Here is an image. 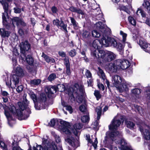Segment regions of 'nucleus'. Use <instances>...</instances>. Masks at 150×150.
Returning a JSON list of instances; mask_svg holds the SVG:
<instances>
[{
  "label": "nucleus",
  "mask_w": 150,
  "mask_h": 150,
  "mask_svg": "<svg viewBox=\"0 0 150 150\" xmlns=\"http://www.w3.org/2000/svg\"><path fill=\"white\" fill-rule=\"evenodd\" d=\"M108 37L107 39H106L103 37L100 40L96 39L93 41L92 43L93 48L91 49V55L94 59H97V58L92 55V52H95L96 56H97L98 53H99V51L100 50H98L100 48V45H102L106 47L105 44L108 43Z\"/></svg>",
  "instance_id": "39448f33"
},
{
  "label": "nucleus",
  "mask_w": 150,
  "mask_h": 150,
  "mask_svg": "<svg viewBox=\"0 0 150 150\" xmlns=\"http://www.w3.org/2000/svg\"><path fill=\"white\" fill-rule=\"evenodd\" d=\"M107 68L111 72H115L118 69V67L116 65L115 61L114 63H110L107 66Z\"/></svg>",
  "instance_id": "aec40b11"
},
{
  "label": "nucleus",
  "mask_w": 150,
  "mask_h": 150,
  "mask_svg": "<svg viewBox=\"0 0 150 150\" xmlns=\"http://www.w3.org/2000/svg\"><path fill=\"white\" fill-rule=\"evenodd\" d=\"M139 45L146 52H148L149 50V47L148 44L146 42L141 40L139 41Z\"/></svg>",
  "instance_id": "412c9836"
},
{
  "label": "nucleus",
  "mask_w": 150,
  "mask_h": 150,
  "mask_svg": "<svg viewBox=\"0 0 150 150\" xmlns=\"http://www.w3.org/2000/svg\"><path fill=\"white\" fill-rule=\"evenodd\" d=\"M97 13H96L95 16H97V19L98 20H100L101 19L100 18V17L102 18V14L101 13L100 10L98 9L97 11Z\"/></svg>",
  "instance_id": "de8ad7c7"
},
{
  "label": "nucleus",
  "mask_w": 150,
  "mask_h": 150,
  "mask_svg": "<svg viewBox=\"0 0 150 150\" xmlns=\"http://www.w3.org/2000/svg\"><path fill=\"white\" fill-rule=\"evenodd\" d=\"M95 52H92V54L94 57H96L98 62L102 63V62H105L111 61L114 60L116 57V55L113 52H108L106 54L105 52L103 50L99 51V53H98L97 56H96Z\"/></svg>",
  "instance_id": "7ed1b4c3"
},
{
  "label": "nucleus",
  "mask_w": 150,
  "mask_h": 150,
  "mask_svg": "<svg viewBox=\"0 0 150 150\" xmlns=\"http://www.w3.org/2000/svg\"><path fill=\"white\" fill-rule=\"evenodd\" d=\"M125 124L127 127L130 129H133L135 126V124L130 121H126Z\"/></svg>",
  "instance_id": "2f4dec72"
},
{
  "label": "nucleus",
  "mask_w": 150,
  "mask_h": 150,
  "mask_svg": "<svg viewBox=\"0 0 150 150\" xmlns=\"http://www.w3.org/2000/svg\"><path fill=\"white\" fill-rule=\"evenodd\" d=\"M142 5L145 8L147 9L150 7V4L149 2L147 0V1H144V2L142 4Z\"/></svg>",
  "instance_id": "6e6d98bb"
},
{
  "label": "nucleus",
  "mask_w": 150,
  "mask_h": 150,
  "mask_svg": "<svg viewBox=\"0 0 150 150\" xmlns=\"http://www.w3.org/2000/svg\"><path fill=\"white\" fill-rule=\"evenodd\" d=\"M28 93L34 103L35 108L38 109H40V107L38 108L37 107V104H38L37 102L39 101L38 98H37V96L33 92L30 90H29L28 91Z\"/></svg>",
  "instance_id": "dca6fc26"
},
{
  "label": "nucleus",
  "mask_w": 150,
  "mask_h": 150,
  "mask_svg": "<svg viewBox=\"0 0 150 150\" xmlns=\"http://www.w3.org/2000/svg\"><path fill=\"white\" fill-rule=\"evenodd\" d=\"M137 14L138 15H141L142 17H145L146 15L145 13L141 9H138L137 11Z\"/></svg>",
  "instance_id": "49530a36"
},
{
  "label": "nucleus",
  "mask_w": 150,
  "mask_h": 150,
  "mask_svg": "<svg viewBox=\"0 0 150 150\" xmlns=\"http://www.w3.org/2000/svg\"><path fill=\"white\" fill-rule=\"evenodd\" d=\"M45 92L47 93H48L49 94H52L54 93H55L57 91L56 86H52L50 88L47 87V88L45 90Z\"/></svg>",
  "instance_id": "bb28decb"
},
{
  "label": "nucleus",
  "mask_w": 150,
  "mask_h": 150,
  "mask_svg": "<svg viewBox=\"0 0 150 150\" xmlns=\"http://www.w3.org/2000/svg\"><path fill=\"white\" fill-rule=\"evenodd\" d=\"M9 110L10 112L13 114H15L16 112H17L15 106L13 105H11L10 106V107H9Z\"/></svg>",
  "instance_id": "e433bc0d"
},
{
  "label": "nucleus",
  "mask_w": 150,
  "mask_h": 150,
  "mask_svg": "<svg viewBox=\"0 0 150 150\" xmlns=\"http://www.w3.org/2000/svg\"><path fill=\"white\" fill-rule=\"evenodd\" d=\"M12 61L13 68L14 69H15L16 68V67H17V64L16 57H13L12 58Z\"/></svg>",
  "instance_id": "3c124183"
},
{
  "label": "nucleus",
  "mask_w": 150,
  "mask_h": 150,
  "mask_svg": "<svg viewBox=\"0 0 150 150\" xmlns=\"http://www.w3.org/2000/svg\"><path fill=\"white\" fill-rule=\"evenodd\" d=\"M145 94L147 96V97L150 99V87L147 88L145 93Z\"/></svg>",
  "instance_id": "774afa93"
},
{
  "label": "nucleus",
  "mask_w": 150,
  "mask_h": 150,
  "mask_svg": "<svg viewBox=\"0 0 150 150\" xmlns=\"http://www.w3.org/2000/svg\"><path fill=\"white\" fill-rule=\"evenodd\" d=\"M57 122V120L53 119L51 120L49 123V125L51 127H53L55 125Z\"/></svg>",
  "instance_id": "4d7b16f0"
},
{
  "label": "nucleus",
  "mask_w": 150,
  "mask_h": 150,
  "mask_svg": "<svg viewBox=\"0 0 150 150\" xmlns=\"http://www.w3.org/2000/svg\"><path fill=\"white\" fill-rule=\"evenodd\" d=\"M98 71L97 73L98 75L100 78H102L103 80H105L106 77L103 71L99 67H98Z\"/></svg>",
  "instance_id": "c756f323"
},
{
  "label": "nucleus",
  "mask_w": 150,
  "mask_h": 150,
  "mask_svg": "<svg viewBox=\"0 0 150 150\" xmlns=\"http://www.w3.org/2000/svg\"><path fill=\"white\" fill-rule=\"evenodd\" d=\"M120 33L122 37V41L124 42H125L126 40V38L127 35V34L124 33L122 31H120Z\"/></svg>",
  "instance_id": "603ef678"
},
{
  "label": "nucleus",
  "mask_w": 150,
  "mask_h": 150,
  "mask_svg": "<svg viewBox=\"0 0 150 150\" xmlns=\"http://www.w3.org/2000/svg\"><path fill=\"white\" fill-rule=\"evenodd\" d=\"M0 147L3 150H8L7 145L4 142L1 141H0Z\"/></svg>",
  "instance_id": "37998d69"
},
{
  "label": "nucleus",
  "mask_w": 150,
  "mask_h": 150,
  "mask_svg": "<svg viewBox=\"0 0 150 150\" xmlns=\"http://www.w3.org/2000/svg\"><path fill=\"white\" fill-rule=\"evenodd\" d=\"M108 43H106V47L112 46L116 48L119 52L120 54L122 55L123 53L124 47L121 43L117 42L113 38L108 37Z\"/></svg>",
  "instance_id": "0eeeda50"
},
{
  "label": "nucleus",
  "mask_w": 150,
  "mask_h": 150,
  "mask_svg": "<svg viewBox=\"0 0 150 150\" xmlns=\"http://www.w3.org/2000/svg\"><path fill=\"white\" fill-rule=\"evenodd\" d=\"M41 82V80L40 79H34L31 80L30 83L31 84L33 85H37L40 84Z\"/></svg>",
  "instance_id": "58836bf2"
},
{
  "label": "nucleus",
  "mask_w": 150,
  "mask_h": 150,
  "mask_svg": "<svg viewBox=\"0 0 150 150\" xmlns=\"http://www.w3.org/2000/svg\"><path fill=\"white\" fill-rule=\"evenodd\" d=\"M70 90H72L76 94V98L77 102L81 103L83 100L82 96L84 91L83 86H79L78 84L75 83Z\"/></svg>",
  "instance_id": "423d86ee"
},
{
  "label": "nucleus",
  "mask_w": 150,
  "mask_h": 150,
  "mask_svg": "<svg viewBox=\"0 0 150 150\" xmlns=\"http://www.w3.org/2000/svg\"><path fill=\"white\" fill-rule=\"evenodd\" d=\"M27 54H26V56L25 57L24 60L22 59L21 57H20V59H21L23 61H26L27 62L29 65H31L33 64L34 61L33 59L32 56L30 55H28L27 57L26 56Z\"/></svg>",
  "instance_id": "4be33fe9"
},
{
  "label": "nucleus",
  "mask_w": 150,
  "mask_h": 150,
  "mask_svg": "<svg viewBox=\"0 0 150 150\" xmlns=\"http://www.w3.org/2000/svg\"><path fill=\"white\" fill-rule=\"evenodd\" d=\"M86 139L87 140L88 143L91 144L95 149H96L98 144V141L97 138H96L94 142H93L90 138V136L89 135H86Z\"/></svg>",
  "instance_id": "b1692460"
},
{
  "label": "nucleus",
  "mask_w": 150,
  "mask_h": 150,
  "mask_svg": "<svg viewBox=\"0 0 150 150\" xmlns=\"http://www.w3.org/2000/svg\"><path fill=\"white\" fill-rule=\"evenodd\" d=\"M57 91L58 90L59 91L62 92L64 90V86L63 84H58L56 86Z\"/></svg>",
  "instance_id": "79ce46f5"
},
{
  "label": "nucleus",
  "mask_w": 150,
  "mask_h": 150,
  "mask_svg": "<svg viewBox=\"0 0 150 150\" xmlns=\"http://www.w3.org/2000/svg\"><path fill=\"white\" fill-rule=\"evenodd\" d=\"M52 13L54 14L57 13L58 12V9L57 7L55 6H52L51 8Z\"/></svg>",
  "instance_id": "052dcab7"
},
{
  "label": "nucleus",
  "mask_w": 150,
  "mask_h": 150,
  "mask_svg": "<svg viewBox=\"0 0 150 150\" xmlns=\"http://www.w3.org/2000/svg\"><path fill=\"white\" fill-rule=\"evenodd\" d=\"M1 3L4 10V13H2V16L3 25L5 26L8 29L9 25L7 22L8 19L7 14V11L8 7V4L7 3L4 1H2Z\"/></svg>",
  "instance_id": "1a4fd4ad"
},
{
  "label": "nucleus",
  "mask_w": 150,
  "mask_h": 150,
  "mask_svg": "<svg viewBox=\"0 0 150 150\" xmlns=\"http://www.w3.org/2000/svg\"><path fill=\"white\" fill-rule=\"evenodd\" d=\"M5 114L8 119V121L13 120L11 114L10 113L9 111H6L5 110Z\"/></svg>",
  "instance_id": "4c0bfd02"
},
{
  "label": "nucleus",
  "mask_w": 150,
  "mask_h": 150,
  "mask_svg": "<svg viewBox=\"0 0 150 150\" xmlns=\"http://www.w3.org/2000/svg\"><path fill=\"white\" fill-rule=\"evenodd\" d=\"M30 45L28 42L25 40L22 42L20 44L21 57V58L24 59L26 56V51H27L30 48Z\"/></svg>",
  "instance_id": "9d476101"
},
{
  "label": "nucleus",
  "mask_w": 150,
  "mask_h": 150,
  "mask_svg": "<svg viewBox=\"0 0 150 150\" xmlns=\"http://www.w3.org/2000/svg\"><path fill=\"white\" fill-rule=\"evenodd\" d=\"M70 18L71 23L74 27V28L76 29L78 28V23L76 22V21L73 17H70Z\"/></svg>",
  "instance_id": "473e14b6"
},
{
  "label": "nucleus",
  "mask_w": 150,
  "mask_h": 150,
  "mask_svg": "<svg viewBox=\"0 0 150 150\" xmlns=\"http://www.w3.org/2000/svg\"><path fill=\"white\" fill-rule=\"evenodd\" d=\"M18 33L21 36H23L27 33V31H24L22 29H19Z\"/></svg>",
  "instance_id": "680f3d73"
},
{
  "label": "nucleus",
  "mask_w": 150,
  "mask_h": 150,
  "mask_svg": "<svg viewBox=\"0 0 150 150\" xmlns=\"http://www.w3.org/2000/svg\"><path fill=\"white\" fill-rule=\"evenodd\" d=\"M12 145V150H23L18 146L17 142L15 141L13 142Z\"/></svg>",
  "instance_id": "72a5a7b5"
},
{
  "label": "nucleus",
  "mask_w": 150,
  "mask_h": 150,
  "mask_svg": "<svg viewBox=\"0 0 150 150\" xmlns=\"http://www.w3.org/2000/svg\"><path fill=\"white\" fill-rule=\"evenodd\" d=\"M66 109L69 111L70 113H71L73 112V109L72 107L70 105L65 106Z\"/></svg>",
  "instance_id": "338daca9"
},
{
  "label": "nucleus",
  "mask_w": 150,
  "mask_h": 150,
  "mask_svg": "<svg viewBox=\"0 0 150 150\" xmlns=\"http://www.w3.org/2000/svg\"><path fill=\"white\" fill-rule=\"evenodd\" d=\"M56 77V76L55 74L52 73L50 74L47 78V79L50 81L54 80Z\"/></svg>",
  "instance_id": "a18cd8bd"
},
{
  "label": "nucleus",
  "mask_w": 150,
  "mask_h": 150,
  "mask_svg": "<svg viewBox=\"0 0 150 150\" xmlns=\"http://www.w3.org/2000/svg\"><path fill=\"white\" fill-rule=\"evenodd\" d=\"M131 92L132 93L137 96L141 93V90L138 88H135L132 90Z\"/></svg>",
  "instance_id": "ea45409f"
},
{
  "label": "nucleus",
  "mask_w": 150,
  "mask_h": 150,
  "mask_svg": "<svg viewBox=\"0 0 150 150\" xmlns=\"http://www.w3.org/2000/svg\"><path fill=\"white\" fill-rule=\"evenodd\" d=\"M19 79L18 77L16 74L11 75L9 78L6 81V85L8 87H11L12 89H14L18 84Z\"/></svg>",
  "instance_id": "6e6552de"
},
{
  "label": "nucleus",
  "mask_w": 150,
  "mask_h": 150,
  "mask_svg": "<svg viewBox=\"0 0 150 150\" xmlns=\"http://www.w3.org/2000/svg\"><path fill=\"white\" fill-rule=\"evenodd\" d=\"M69 10L71 12H75L77 14L83 15L84 14L83 11L80 8L73 6L69 7Z\"/></svg>",
  "instance_id": "5701e85b"
},
{
  "label": "nucleus",
  "mask_w": 150,
  "mask_h": 150,
  "mask_svg": "<svg viewBox=\"0 0 150 150\" xmlns=\"http://www.w3.org/2000/svg\"><path fill=\"white\" fill-rule=\"evenodd\" d=\"M82 127V125L80 123H77L74 126V128L75 131H74V133L76 136H78L80 134V132L78 130H80Z\"/></svg>",
  "instance_id": "6ab92c4d"
},
{
  "label": "nucleus",
  "mask_w": 150,
  "mask_h": 150,
  "mask_svg": "<svg viewBox=\"0 0 150 150\" xmlns=\"http://www.w3.org/2000/svg\"><path fill=\"white\" fill-rule=\"evenodd\" d=\"M15 73L18 76H22L24 75L22 69L20 67H17L15 69Z\"/></svg>",
  "instance_id": "cd10ccee"
},
{
  "label": "nucleus",
  "mask_w": 150,
  "mask_h": 150,
  "mask_svg": "<svg viewBox=\"0 0 150 150\" xmlns=\"http://www.w3.org/2000/svg\"><path fill=\"white\" fill-rule=\"evenodd\" d=\"M93 125V128L97 130H98L99 127L98 122L97 121H96L94 123Z\"/></svg>",
  "instance_id": "bf43d9fd"
},
{
  "label": "nucleus",
  "mask_w": 150,
  "mask_h": 150,
  "mask_svg": "<svg viewBox=\"0 0 150 150\" xmlns=\"http://www.w3.org/2000/svg\"><path fill=\"white\" fill-rule=\"evenodd\" d=\"M53 23L54 25H56L58 27H62L64 30L67 32V25L64 24L63 21H61L60 22V21L59 19H56L53 20Z\"/></svg>",
  "instance_id": "f3484780"
},
{
  "label": "nucleus",
  "mask_w": 150,
  "mask_h": 150,
  "mask_svg": "<svg viewBox=\"0 0 150 150\" xmlns=\"http://www.w3.org/2000/svg\"><path fill=\"white\" fill-rule=\"evenodd\" d=\"M79 109L80 111L82 112H86V108L85 105H82L80 106Z\"/></svg>",
  "instance_id": "13d9d810"
},
{
  "label": "nucleus",
  "mask_w": 150,
  "mask_h": 150,
  "mask_svg": "<svg viewBox=\"0 0 150 150\" xmlns=\"http://www.w3.org/2000/svg\"><path fill=\"white\" fill-rule=\"evenodd\" d=\"M61 125L59 126V128L62 132L66 134H70L71 132L68 129L70 127L69 123L64 120H61L60 121Z\"/></svg>",
  "instance_id": "ddd939ff"
},
{
  "label": "nucleus",
  "mask_w": 150,
  "mask_h": 150,
  "mask_svg": "<svg viewBox=\"0 0 150 150\" xmlns=\"http://www.w3.org/2000/svg\"><path fill=\"white\" fill-rule=\"evenodd\" d=\"M139 130L143 134V137L146 140H149L150 139V133L148 129L150 130V127L146 125L144 126V127L142 126L139 127Z\"/></svg>",
  "instance_id": "4468645a"
},
{
  "label": "nucleus",
  "mask_w": 150,
  "mask_h": 150,
  "mask_svg": "<svg viewBox=\"0 0 150 150\" xmlns=\"http://www.w3.org/2000/svg\"><path fill=\"white\" fill-rule=\"evenodd\" d=\"M128 20L130 23L133 25H135L136 24V21L133 17L129 16L128 17Z\"/></svg>",
  "instance_id": "09e8293b"
},
{
  "label": "nucleus",
  "mask_w": 150,
  "mask_h": 150,
  "mask_svg": "<svg viewBox=\"0 0 150 150\" xmlns=\"http://www.w3.org/2000/svg\"><path fill=\"white\" fill-rule=\"evenodd\" d=\"M92 35L93 37L99 38L100 36V34L96 30H93L92 31Z\"/></svg>",
  "instance_id": "c03bdc74"
},
{
  "label": "nucleus",
  "mask_w": 150,
  "mask_h": 150,
  "mask_svg": "<svg viewBox=\"0 0 150 150\" xmlns=\"http://www.w3.org/2000/svg\"><path fill=\"white\" fill-rule=\"evenodd\" d=\"M24 114L23 115V113L21 111L20 113H17V115L18 117V119L21 120L26 119L29 116V114L31 113V112L29 108H26L24 111Z\"/></svg>",
  "instance_id": "2eb2a0df"
},
{
  "label": "nucleus",
  "mask_w": 150,
  "mask_h": 150,
  "mask_svg": "<svg viewBox=\"0 0 150 150\" xmlns=\"http://www.w3.org/2000/svg\"><path fill=\"white\" fill-rule=\"evenodd\" d=\"M94 95L98 100L100 99L101 97V95L98 90H96L95 91Z\"/></svg>",
  "instance_id": "8fccbe9b"
},
{
  "label": "nucleus",
  "mask_w": 150,
  "mask_h": 150,
  "mask_svg": "<svg viewBox=\"0 0 150 150\" xmlns=\"http://www.w3.org/2000/svg\"><path fill=\"white\" fill-rule=\"evenodd\" d=\"M72 87L68 89V95L70 96V100L72 102H73L75 101L76 98V94H74L75 93H74L73 91L72 90H70V89Z\"/></svg>",
  "instance_id": "393cba45"
},
{
  "label": "nucleus",
  "mask_w": 150,
  "mask_h": 150,
  "mask_svg": "<svg viewBox=\"0 0 150 150\" xmlns=\"http://www.w3.org/2000/svg\"><path fill=\"white\" fill-rule=\"evenodd\" d=\"M96 110L97 112V120H99L100 118V116L101 115L102 112V109L99 106L97 107L96 109Z\"/></svg>",
  "instance_id": "f704fd0d"
},
{
  "label": "nucleus",
  "mask_w": 150,
  "mask_h": 150,
  "mask_svg": "<svg viewBox=\"0 0 150 150\" xmlns=\"http://www.w3.org/2000/svg\"><path fill=\"white\" fill-rule=\"evenodd\" d=\"M81 120L82 122H86L89 120V117L88 115L83 116L81 117Z\"/></svg>",
  "instance_id": "864d4df0"
},
{
  "label": "nucleus",
  "mask_w": 150,
  "mask_h": 150,
  "mask_svg": "<svg viewBox=\"0 0 150 150\" xmlns=\"http://www.w3.org/2000/svg\"><path fill=\"white\" fill-rule=\"evenodd\" d=\"M112 82L113 86L120 92L128 90V87L131 86V84L126 82L120 76L116 75L112 77Z\"/></svg>",
  "instance_id": "f03ea898"
},
{
  "label": "nucleus",
  "mask_w": 150,
  "mask_h": 150,
  "mask_svg": "<svg viewBox=\"0 0 150 150\" xmlns=\"http://www.w3.org/2000/svg\"><path fill=\"white\" fill-rule=\"evenodd\" d=\"M12 23L13 25L16 24L18 26L21 25L22 26H24L26 25V23L21 19H20L18 17H14L12 19Z\"/></svg>",
  "instance_id": "a211bd4d"
},
{
  "label": "nucleus",
  "mask_w": 150,
  "mask_h": 150,
  "mask_svg": "<svg viewBox=\"0 0 150 150\" xmlns=\"http://www.w3.org/2000/svg\"><path fill=\"white\" fill-rule=\"evenodd\" d=\"M42 57L45 59L47 62L53 63L55 61L54 59L48 57L43 52L42 53Z\"/></svg>",
  "instance_id": "c85d7f7f"
},
{
  "label": "nucleus",
  "mask_w": 150,
  "mask_h": 150,
  "mask_svg": "<svg viewBox=\"0 0 150 150\" xmlns=\"http://www.w3.org/2000/svg\"><path fill=\"white\" fill-rule=\"evenodd\" d=\"M54 137L57 143H59L61 142V139L59 136L57 135L56 134H55L54 135Z\"/></svg>",
  "instance_id": "0e129e2a"
},
{
  "label": "nucleus",
  "mask_w": 150,
  "mask_h": 150,
  "mask_svg": "<svg viewBox=\"0 0 150 150\" xmlns=\"http://www.w3.org/2000/svg\"><path fill=\"white\" fill-rule=\"evenodd\" d=\"M122 118L119 119V115L115 116L109 126V129L112 131L109 134L107 133L103 142L105 146H108L112 144L114 140L116 143L121 144V150H133L131 146L127 145V142L124 139H122L121 133L116 131L121 123Z\"/></svg>",
  "instance_id": "f257e3e1"
},
{
  "label": "nucleus",
  "mask_w": 150,
  "mask_h": 150,
  "mask_svg": "<svg viewBox=\"0 0 150 150\" xmlns=\"http://www.w3.org/2000/svg\"><path fill=\"white\" fill-rule=\"evenodd\" d=\"M69 55L71 57L75 56L76 54V52L75 50H71L69 52Z\"/></svg>",
  "instance_id": "69168bd1"
},
{
  "label": "nucleus",
  "mask_w": 150,
  "mask_h": 150,
  "mask_svg": "<svg viewBox=\"0 0 150 150\" xmlns=\"http://www.w3.org/2000/svg\"><path fill=\"white\" fill-rule=\"evenodd\" d=\"M10 34L9 32L6 31L3 29L0 28V35L2 37H8Z\"/></svg>",
  "instance_id": "7c9ffc66"
},
{
  "label": "nucleus",
  "mask_w": 150,
  "mask_h": 150,
  "mask_svg": "<svg viewBox=\"0 0 150 150\" xmlns=\"http://www.w3.org/2000/svg\"><path fill=\"white\" fill-rule=\"evenodd\" d=\"M82 35L83 38H88L90 37L91 35L89 32L85 31L83 33Z\"/></svg>",
  "instance_id": "5fc2aeb1"
},
{
  "label": "nucleus",
  "mask_w": 150,
  "mask_h": 150,
  "mask_svg": "<svg viewBox=\"0 0 150 150\" xmlns=\"http://www.w3.org/2000/svg\"><path fill=\"white\" fill-rule=\"evenodd\" d=\"M83 76L87 79L92 78V74L90 71L87 69L85 70Z\"/></svg>",
  "instance_id": "c9c22d12"
},
{
  "label": "nucleus",
  "mask_w": 150,
  "mask_h": 150,
  "mask_svg": "<svg viewBox=\"0 0 150 150\" xmlns=\"http://www.w3.org/2000/svg\"><path fill=\"white\" fill-rule=\"evenodd\" d=\"M23 89V87L21 85L18 86V87H17L16 88V90L17 91L18 93H20L22 91Z\"/></svg>",
  "instance_id": "e2e57ef3"
},
{
  "label": "nucleus",
  "mask_w": 150,
  "mask_h": 150,
  "mask_svg": "<svg viewBox=\"0 0 150 150\" xmlns=\"http://www.w3.org/2000/svg\"><path fill=\"white\" fill-rule=\"evenodd\" d=\"M39 101L40 103L41 102H45L46 100V98L45 95L44 94H42L40 95V98H38Z\"/></svg>",
  "instance_id": "a19ab883"
},
{
  "label": "nucleus",
  "mask_w": 150,
  "mask_h": 150,
  "mask_svg": "<svg viewBox=\"0 0 150 150\" xmlns=\"http://www.w3.org/2000/svg\"><path fill=\"white\" fill-rule=\"evenodd\" d=\"M42 146L36 145L33 147V150H63L61 145L57 147L54 142H49L44 138L42 139Z\"/></svg>",
  "instance_id": "20e7f679"
},
{
  "label": "nucleus",
  "mask_w": 150,
  "mask_h": 150,
  "mask_svg": "<svg viewBox=\"0 0 150 150\" xmlns=\"http://www.w3.org/2000/svg\"><path fill=\"white\" fill-rule=\"evenodd\" d=\"M1 94L2 96L3 101L4 103L7 102L8 100V98H9V94L5 91H1Z\"/></svg>",
  "instance_id": "a878e982"
},
{
  "label": "nucleus",
  "mask_w": 150,
  "mask_h": 150,
  "mask_svg": "<svg viewBox=\"0 0 150 150\" xmlns=\"http://www.w3.org/2000/svg\"><path fill=\"white\" fill-rule=\"evenodd\" d=\"M71 134H68L69 135L65 139V140L70 146L74 148H76L79 146V142L78 139L72 137L71 135Z\"/></svg>",
  "instance_id": "9b49d317"
},
{
  "label": "nucleus",
  "mask_w": 150,
  "mask_h": 150,
  "mask_svg": "<svg viewBox=\"0 0 150 150\" xmlns=\"http://www.w3.org/2000/svg\"><path fill=\"white\" fill-rule=\"evenodd\" d=\"M116 65L118 66V69L120 68L122 69H127L130 66V63L125 59H118L115 61Z\"/></svg>",
  "instance_id": "f8f14e48"
}]
</instances>
